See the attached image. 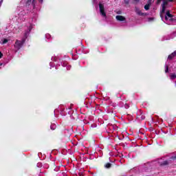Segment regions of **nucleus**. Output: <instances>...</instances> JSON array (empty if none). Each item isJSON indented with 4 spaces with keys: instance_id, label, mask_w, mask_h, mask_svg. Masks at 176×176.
Here are the masks:
<instances>
[{
    "instance_id": "7",
    "label": "nucleus",
    "mask_w": 176,
    "mask_h": 176,
    "mask_svg": "<svg viewBox=\"0 0 176 176\" xmlns=\"http://www.w3.org/2000/svg\"><path fill=\"white\" fill-rule=\"evenodd\" d=\"M31 30H32V27L30 26L28 30L25 32L24 37L23 38V39H25H25L28 38L30 32H31Z\"/></svg>"
},
{
    "instance_id": "26",
    "label": "nucleus",
    "mask_w": 176,
    "mask_h": 176,
    "mask_svg": "<svg viewBox=\"0 0 176 176\" xmlns=\"http://www.w3.org/2000/svg\"><path fill=\"white\" fill-rule=\"evenodd\" d=\"M50 37V34H46V35H45V38H49Z\"/></svg>"
},
{
    "instance_id": "35",
    "label": "nucleus",
    "mask_w": 176,
    "mask_h": 176,
    "mask_svg": "<svg viewBox=\"0 0 176 176\" xmlns=\"http://www.w3.org/2000/svg\"><path fill=\"white\" fill-rule=\"evenodd\" d=\"M162 19L163 20V16L161 15Z\"/></svg>"
},
{
    "instance_id": "4",
    "label": "nucleus",
    "mask_w": 176,
    "mask_h": 176,
    "mask_svg": "<svg viewBox=\"0 0 176 176\" xmlns=\"http://www.w3.org/2000/svg\"><path fill=\"white\" fill-rule=\"evenodd\" d=\"M99 10L102 17H107V13H105V7L104 5L101 4V3H99Z\"/></svg>"
},
{
    "instance_id": "34",
    "label": "nucleus",
    "mask_w": 176,
    "mask_h": 176,
    "mask_svg": "<svg viewBox=\"0 0 176 176\" xmlns=\"http://www.w3.org/2000/svg\"><path fill=\"white\" fill-rule=\"evenodd\" d=\"M54 61H56V58H54Z\"/></svg>"
},
{
    "instance_id": "5",
    "label": "nucleus",
    "mask_w": 176,
    "mask_h": 176,
    "mask_svg": "<svg viewBox=\"0 0 176 176\" xmlns=\"http://www.w3.org/2000/svg\"><path fill=\"white\" fill-rule=\"evenodd\" d=\"M173 17H174V16L170 13V11H167L166 13V15H165V20L167 21L169 19L170 21H174V20H175V19H174Z\"/></svg>"
},
{
    "instance_id": "16",
    "label": "nucleus",
    "mask_w": 176,
    "mask_h": 176,
    "mask_svg": "<svg viewBox=\"0 0 176 176\" xmlns=\"http://www.w3.org/2000/svg\"><path fill=\"white\" fill-rule=\"evenodd\" d=\"M137 13H138V14H139V16H145V14L142 13V12H141V10H138Z\"/></svg>"
},
{
    "instance_id": "8",
    "label": "nucleus",
    "mask_w": 176,
    "mask_h": 176,
    "mask_svg": "<svg viewBox=\"0 0 176 176\" xmlns=\"http://www.w3.org/2000/svg\"><path fill=\"white\" fill-rule=\"evenodd\" d=\"M155 164H160V166H168V164H170V162L167 160L162 162L159 161L158 162H155Z\"/></svg>"
},
{
    "instance_id": "9",
    "label": "nucleus",
    "mask_w": 176,
    "mask_h": 176,
    "mask_svg": "<svg viewBox=\"0 0 176 176\" xmlns=\"http://www.w3.org/2000/svg\"><path fill=\"white\" fill-rule=\"evenodd\" d=\"M116 20L118 21H124L126 20V18L122 15H118L116 16Z\"/></svg>"
},
{
    "instance_id": "23",
    "label": "nucleus",
    "mask_w": 176,
    "mask_h": 176,
    "mask_svg": "<svg viewBox=\"0 0 176 176\" xmlns=\"http://www.w3.org/2000/svg\"><path fill=\"white\" fill-rule=\"evenodd\" d=\"M37 167H42V164L41 163H38L37 164Z\"/></svg>"
},
{
    "instance_id": "27",
    "label": "nucleus",
    "mask_w": 176,
    "mask_h": 176,
    "mask_svg": "<svg viewBox=\"0 0 176 176\" xmlns=\"http://www.w3.org/2000/svg\"><path fill=\"white\" fill-rule=\"evenodd\" d=\"M3 56V54H2V52H0V58H2Z\"/></svg>"
},
{
    "instance_id": "18",
    "label": "nucleus",
    "mask_w": 176,
    "mask_h": 176,
    "mask_svg": "<svg viewBox=\"0 0 176 176\" xmlns=\"http://www.w3.org/2000/svg\"><path fill=\"white\" fill-rule=\"evenodd\" d=\"M5 43H8V39L4 38L3 41V44L5 45Z\"/></svg>"
},
{
    "instance_id": "21",
    "label": "nucleus",
    "mask_w": 176,
    "mask_h": 176,
    "mask_svg": "<svg viewBox=\"0 0 176 176\" xmlns=\"http://www.w3.org/2000/svg\"><path fill=\"white\" fill-rule=\"evenodd\" d=\"M174 38V36H170L168 38H165L166 41H169V39H173Z\"/></svg>"
},
{
    "instance_id": "11",
    "label": "nucleus",
    "mask_w": 176,
    "mask_h": 176,
    "mask_svg": "<svg viewBox=\"0 0 176 176\" xmlns=\"http://www.w3.org/2000/svg\"><path fill=\"white\" fill-rule=\"evenodd\" d=\"M140 120H144L145 119V116L144 113H140V115L138 117Z\"/></svg>"
},
{
    "instance_id": "29",
    "label": "nucleus",
    "mask_w": 176,
    "mask_h": 176,
    "mask_svg": "<svg viewBox=\"0 0 176 176\" xmlns=\"http://www.w3.org/2000/svg\"><path fill=\"white\" fill-rule=\"evenodd\" d=\"M135 2H138V1H140V0H134Z\"/></svg>"
},
{
    "instance_id": "2",
    "label": "nucleus",
    "mask_w": 176,
    "mask_h": 176,
    "mask_svg": "<svg viewBox=\"0 0 176 176\" xmlns=\"http://www.w3.org/2000/svg\"><path fill=\"white\" fill-rule=\"evenodd\" d=\"M154 164H156L155 162H147V163L144 164V171H151V170H152V168H153V167Z\"/></svg>"
},
{
    "instance_id": "19",
    "label": "nucleus",
    "mask_w": 176,
    "mask_h": 176,
    "mask_svg": "<svg viewBox=\"0 0 176 176\" xmlns=\"http://www.w3.org/2000/svg\"><path fill=\"white\" fill-rule=\"evenodd\" d=\"M162 1L163 0H157V2H156L157 5H160V3L162 2Z\"/></svg>"
},
{
    "instance_id": "39",
    "label": "nucleus",
    "mask_w": 176,
    "mask_h": 176,
    "mask_svg": "<svg viewBox=\"0 0 176 176\" xmlns=\"http://www.w3.org/2000/svg\"><path fill=\"white\" fill-rule=\"evenodd\" d=\"M175 85H176V81H175Z\"/></svg>"
},
{
    "instance_id": "1",
    "label": "nucleus",
    "mask_w": 176,
    "mask_h": 176,
    "mask_svg": "<svg viewBox=\"0 0 176 176\" xmlns=\"http://www.w3.org/2000/svg\"><path fill=\"white\" fill-rule=\"evenodd\" d=\"M25 43V38H22L21 41L16 40L14 44L15 52H17L23 47V45Z\"/></svg>"
},
{
    "instance_id": "17",
    "label": "nucleus",
    "mask_w": 176,
    "mask_h": 176,
    "mask_svg": "<svg viewBox=\"0 0 176 176\" xmlns=\"http://www.w3.org/2000/svg\"><path fill=\"white\" fill-rule=\"evenodd\" d=\"M165 72L166 74H167V72H168V65H165Z\"/></svg>"
},
{
    "instance_id": "33",
    "label": "nucleus",
    "mask_w": 176,
    "mask_h": 176,
    "mask_svg": "<svg viewBox=\"0 0 176 176\" xmlns=\"http://www.w3.org/2000/svg\"><path fill=\"white\" fill-rule=\"evenodd\" d=\"M118 14H120V12H118Z\"/></svg>"
},
{
    "instance_id": "36",
    "label": "nucleus",
    "mask_w": 176,
    "mask_h": 176,
    "mask_svg": "<svg viewBox=\"0 0 176 176\" xmlns=\"http://www.w3.org/2000/svg\"><path fill=\"white\" fill-rule=\"evenodd\" d=\"M50 65L52 67V63H50Z\"/></svg>"
},
{
    "instance_id": "10",
    "label": "nucleus",
    "mask_w": 176,
    "mask_h": 176,
    "mask_svg": "<svg viewBox=\"0 0 176 176\" xmlns=\"http://www.w3.org/2000/svg\"><path fill=\"white\" fill-rule=\"evenodd\" d=\"M176 56V51L173 52L172 54L168 55V60H173L174 57Z\"/></svg>"
},
{
    "instance_id": "37",
    "label": "nucleus",
    "mask_w": 176,
    "mask_h": 176,
    "mask_svg": "<svg viewBox=\"0 0 176 176\" xmlns=\"http://www.w3.org/2000/svg\"><path fill=\"white\" fill-rule=\"evenodd\" d=\"M69 109H72V107H69Z\"/></svg>"
},
{
    "instance_id": "13",
    "label": "nucleus",
    "mask_w": 176,
    "mask_h": 176,
    "mask_svg": "<svg viewBox=\"0 0 176 176\" xmlns=\"http://www.w3.org/2000/svg\"><path fill=\"white\" fill-rule=\"evenodd\" d=\"M151 7V4H146L144 6L145 10H149V8Z\"/></svg>"
},
{
    "instance_id": "30",
    "label": "nucleus",
    "mask_w": 176,
    "mask_h": 176,
    "mask_svg": "<svg viewBox=\"0 0 176 176\" xmlns=\"http://www.w3.org/2000/svg\"><path fill=\"white\" fill-rule=\"evenodd\" d=\"M173 1H174V0H169V2H173Z\"/></svg>"
},
{
    "instance_id": "6",
    "label": "nucleus",
    "mask_w": 176,
    "mask_h": 176,
    "mask_svg": "<svg viewBox=\"0 0 176 176\" xmlns=\"http://www.w3.org/2000/svg\"><path fill=\"white\" fill-rule=\"evenodd\" d=\"M162 1H163V3L162 4V10L161 11V13H165V12H166V5H168V1H166V0H162Z\"/></svg>"
},
{
    "instance_id": "3",
    "label": "nucleus",
    "mask_w": 176,
    "mask_h": 176,
    "mask_svg": "<svg viewBox=\"0 0 176 176\" xmlns=\"http://www.w3.org/2000/svg\"><path fill=\"white\" fill-rule=\"evenodd\" d=\"M35 3H36V0H28L26 1L25 6L26 8H28V10H31V6L33 8V9H35Z\"/></svg>"
},
{
    "instance_id": "28",
    "label": "nucleus",
    "mask_w": 176,
    "mask_h": 176,
    "mask_svg": "<svg viewBox=\"0 0 176 176\" xmlns=\"http://www.w3.org/2000/svg\"><path fill=\"white\" fill-rule=\"evenodd\" d=\"M69 68H71V66L68 65L67 66V69H69Z\"/></svg>"
},
{
    "instance_id": "22",
    "label": "nucleus",
    "mask_w": 176,
    "mask_h": 176,
    "mask_svg": "<svg viewBox=\"0 0 176 176\" xmlns=\"http://www.w3.org/2000/svg\"><path fill=\"white\" fill-rule=\"evenodd\" d=\"M129 107H130V106H129L128 104H125L124 108H126V109H128V108H129Z\"/></svg>"
},
{
    "instance_id": "32",
    "label": "nucleus",
    "mask_w": 176,
    "mask_h": 176,
    "mask_svg": "<svg viewBox=\"0 0 176 176\" xmlns=\"http://www.w3.org/2000/svg\"><path fill=\"white\" fill-rule=\"evenodd\" d=\"M173 34H174L175 36H176V33H175V32H174Z\"/></svg>"
},
{
    "instance_id": "15",
    "label": "nucleus",
    "mask_w": 176,
    "mask_h": 176,
    "mask_svg": "<svg viewBox=\"0 0 176 176\" xmlns=\"http://www.w3.org/2000/svg\"><path fill=\"white\" fill-rule=\"evenodd\" d=\"M56 126L55 124H52L50 126L51 130H56Z\"/></svg>"
},
{
    "instance_id": "12",
    "label": "nucleus",
    "mask_w": 176,
    "mask_h": 176,
    "mask_svg": "<svg viewBox=\"0 0 176 176\" xmlns=\"http://www.w3.org/2000/svg\"><path fill=\"white\" fill-rule=\"evenodd\" d=\"M104 167H105V168H111V167H112V164H111V163H107V164L104 165Z\"/></svg>"
},
{
    "instance_id": "31",
    "label": "nucleus",
    "mask_w": 176,
    "mask_h": 176,
    "mask_svg": "<svg viewBox=\"0 0 176 176\" xmlns=\"http://www.w3.org/2000/svg\"><path fill=\"white\" fill-rule=\"evenodd\" d=\"M149 20H153V18H150Z\"/></svg>"
},
{
    "instance_id": "38",
    "label": "nucleus",
    "mask_w": 176,
    "mask_h": 176,
    "mask_svg": "<svg viewBox=\"0 0 176 176\" xmlns=\"http://www.w3.org/2000/svg\"><path fill=\"white\" fill-rule=\"evenodd\" d=\"M1 65H2V64L0 65V67H1Z\"/></svg>"
},
{
    "instance_id": "20",
    "label": "nucleus",
    "mask_w": 176,
    "mask_h": 176,
    "mask_svg": "<svg viewBox=\"0 0 176 176\" xmlns=\"http://www.w3.org/2000/svg\"><path fill=\"white\" fill-rule=\"evenodd\" d=\"M124 3H126V5H129V3H130V1L124 0Z\"/></svg>"
},
{
    "instance_id": "24",
    "label": "nucleus",
    "mask_w": 176,
    "mask_h": 176,
    "mask_svg": "<svg viewBox=\"0 0 176 176\" xmlns=\"http://www.w3.org/2000/svg\"><path fill=\"white\" fill-rule=\"evenodd\" d=\"M35 0H33V2H34ZM38 2H40V3H43V0H38Z\"/></svg>"
},
{
    "instance_id": "25",
    "label": "nucleus",
    "mask_w": 176,
    "mask_h": 176,
    "mask_svg": "<svg viewBox=\"0 0 176 176\" xmlns=\"http://www.w3.org/2000/svg\"><path fill=\"white\" fill-rule=\"evenodd\" d=\"M3 3V0H1L0 1V8H1V6H2V3Z\"/></svg>"
},
{
    "instance_id": "14",
    "label": "nucleus",
    "mask_w": 176,
    "mask_h": 176,
    "mask_svg": "<svg viewBox=\"0 0 176 176\" xmlns=\"http://www.w3.org/2000/svg\"><path fill=\"white\" fill-rule=\"evenodd\" d=\"M175 78H176V74H170V79L172 80H174V79H175Z\"/></svg>"
}]
</instances>
